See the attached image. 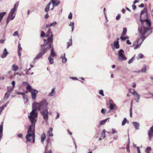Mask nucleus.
I'll return each instance as SVG.
<instances>
[{"instance_id":"69168bd1","label":"nucleus","mask_w":153,"mask_h":153,"mask_svg":"<svg viewBox=\"0 0 153 153\" xmlns=\"http://www.w3.org/2000/svg\"><path fill=\"white\" fill-rule=\"evenodd\" d=\"M31 69V68H29L28 69H26L25 71L26 72V74H28V71L30 70Z\"/></svg>"},{"instance_id":"4d7b16f0","label":"nucleus","mask_w":153,"mask_h":153,"mask_svg":"<svg viewBox=\"0 0 153 153\" xmlns=\"http://www.w3.org/2000/svg\"><path fill=\"white\" fill-rule=\"evenodd\" d=\"M126 149L127 150L128 152H130V151L129 150V145H127L126 146Z\"/></svg>"},{"instance_id":"473e14b6","label":"nucleus","mask_w":153,"mask_h":153,"mask_svg":"<svg viewBox=\"0 0 153 153\" xmlns=\"http://www.w3.org/2000/svg\"><path fill=\"white\" fill-rule=\"evenodd\" d=\"M10 93H8V92H6L4 94V99H8L10 95Z\"/></svg>"},{"instance_id":"ddd939ff","label":"nucleus","mask_w":153,"mask_h":153,"mask_svg":"<svg viewBox=\"0 0 153 153\" xmlns=\"http://www.w3.org/2000/svg\"><path fill=\"white\" fill-rule=\"evenodd\" d=\"M141 19L142 20H143V26L144 27L146 28V27H145L144 26V25L143 23H144V22H146V24L148 26L150 27L151 25V23L150 21L148 19H145L144 20H143V19H140V20L141 23ZM141 26H139V27H141ZM146 28H147V27H146ZM148 29H149V28H148ZM149 29H150V30H151V32H152V30L151 29H149Z\"/></svg>"},{"instance_id":"a19ab883","label":"nucleus","mask_w":153,"mask_h":153,"mask_svg":"<svg viewBox=\"0 0 153 153\" xmlns=\"http://www.w3.org/2000/svg\"><path fill=\"white\" fill-rule=\"evenodd\" d=\"M19 2H16L14 4L13 7V8H14L15 10H17L18 7L19 5Z\"/></svg>"},{"instance_id":"2eb2a0df","label":"nucleus","mask_w":153,"mask_h":153,"mask_svg":"<svg viewBox=\"0 0 153 153\" xmlns=\"http://www.w3.org/2000/svg\"><path fill=\"white\" fill-rule=\"evenodd\" d=\"M3 123L1 122L0 126V140L3 135Z\"/></svg>"},{"instance_id":"49530a36","label":"nucleus","mask_w":153,"mask_h":153,"mask_svg":"<svg viewBox=\"0 0 153 153\" xmlns=\"http://www.w3.org/2000/svg\"><path fill=\"white\" fill-rule=\"evenodd\" d=\"M48 151L47 149V146H46L45 148V151L44 153H52V151L51 150H49V151L47 152Z\"/></svg>"},{"instance_id":"a878e982","label":"nucleus","mask_w":153,"mask_h":153,"mask_svg":"<svg viewBox=\"0 0 153 153\" xmlns=\"http://www.w3.org/2000/svg\"><path fill=\"white\" fill-rule=\"evenodd\" d=\"M17 11V10L15 9L14 8H12L10 11L9 14H10L11 15H14L16 16V13L15 12Z\"/></svg>"},{"instance_id":"f3484780","label":"nucleus","mask_w":153,"mask_h":153,"mask_svg":"<svg viewBox=\"0 0 153 153\" xmlns=\"http://www.w3.org/2000/svg\"><path fill=\"white\" fill-rule=\"evenodd\" d=\"M61 58L62 59V62L63 63H65L67 61V59L65 57V54L62 55L60 56Z\"/></svg>"},{"instance_id":"5701e85b","label":"nucleus","mask_w":153,"mask_h":153,"mask_svg":"<svg viewBox=\"0 0 153 153\" xmlns=\"http://www.w3.org/2000/svg\"><path fill=\"white\" fill-rule=\"evenodd\" d=\"M51 2H49L46 6V7L45 10L46 12L47 13L48 12L50 9V6L51 5Z\"/></svg>"},{"instance_id":"4468645a","label":"nucleus","mask_w":153,"mask_h":153,"mask_svg":"<svg viewBox=\"0 0 153 153\" xmlns=\"http://www.w3.org/2000/svg\"><path fill=\"white\" fill-rule=\"evenodd\" d=\"M51 36H52V40L53 41V35L52 34V32L51 31V28H49L47 31L46 36V37L49 36V37L48 38V39Z\"/></svg>"},{"instance_id":"6e6552de","label":"nucleus","mask_w":153,"mask_h":153,"mask_svg":"<svg viewBox=\"0 0 153 153\" xmlns=\"http://www.w3.org/2000/svg\"><path fill=\"white\" fill-rule=\"evenodd\" d=\"M109 110L108 112H110L111 111L116 110L117 109V106L116 104L114 103L113 101L111 100H109Z\"/></svg>"},{"instance_id":"6ab92c4d","label":"nucleus","mask_w":153,"mask_h":153,"mask_svg":"<svg viewBox=\"0 0 153 153\" xmlns=\"http://www.w3.org/2000/svg\"><path fill=\"white\" fill-rule=\"evenodd\" d=\"M105 137V129H104L101 133V136L99 139V140H100Z\"/></svg>"},{"instance_id":"5fc2aeb1","label":"nucleus","mask_w":153,"mask_h":153,"mask_svg":"<svg viewBox=\"0 0 153 153\" xmlns=\"http://www.w3.org/2000/svg\"><path fill=\"white\" fill-rule=\"evenodd\" d=\"M72 18V14L71 12H70L68 16V18L70 19H71Z\"/></svg>"},{"instance_id":"79ce46f5","label":"nucleus","mask_w":153,"mask_h":153,"mask_svg":"<svg viewBox=\"0 0 153 153\" xmlns=\"http://www.w3.org/2000/svg\"><path fill=\"white\" fill-rule=\"evenodd\" d=\"M23 98L25 102H26L28 100L27 96L25 95H23Z\"/></svg>"},{"instance_id":"bf43d9fd","label":"nucleus","mask_w":153,"mask_h":153,"mask_svg":"<svg viewBox=\"0 0 153 153\" xmlns=\"http://www.w3.org/2000/svg\"><path fill=\"white\" fill-rule=\"evenodd\" d=\"M146 71V68L145 67L144 68L142 69L141 70H140V72L145 73Z\"/></svg>"},{"instance_id":"412c9836","label":"nucleus","mask_w":153,"mask_h":153,"mask_svg":"<svg viewBox=\"0 0 153 153\" xmlns=\"http://www.w3.org/2000/svg\"><path fill=\"white\" fill-rule=\"evenodd\" d=\"M22 48L21 47V44L19 43L18 45V54L19 56H20L21 55V51L22 50Z\"/></svg>"},{"instance_id":"c9c22d12","label":"nucleus","mask_w":153,"mask_h":153,"mask_svg":"<svg viewBox=\"0 0 153 153\" xmlns=\"http://www.w3.org/2000/svg\"><path fill=\"white\" fill-rule=\"evenodd\" d=\"M54 91H55V88H53L52 89V91H51V92L50 93H49V96H51V97L53 96V95H54L53 94L54 93Z\"/></svg>"},{"instance_id":"dca6fc26","label":"nucleus","mask_w":153,"mask_h":153,"mask_svg":"<svg viewBox=\"0 0 153 153\" xmlns=\"http://www.w3.org/2000/svg\"><path fill=\"white\" fill-rule=\"evenodd\" d=\"M8 53L7 51L6 48H5L3 51V53L1 56V57L2 58H4L6 57L7 55L8 54Z\"/></svg>"},{"instance_id":"72a5a7b5","label":"nucleus","mask_w":153,"mask_h":153,"mask_svg":"<svg viewBox=\"0 0 153 153\" xmlns=\"http://www.w3.org/2000/svg\"><path fill=\"white\" fill-rule=\"evenodd\" d=\"M74 22H70V26H71L72 28V32H73L74 28Z\"/></svg>"},{"instance_id":"f03ea898","label":"nucleus","mask_w":153,"mask_h":153,"mask_svg":"<svg viewBox=\"0 0 153 153\" xmlns=\"http://www.w3.org/2000/svg\"><path fill=\"white\" fill-rule=\"evenodd\" d=\"M48 103L46 100H43L39 103L34 102L32 104V110L30 112V115L28 116V118L30 121H32L35 122L36 121V117L38 116L37 110L41 111L46 107H47Z\"/></svg>"},{"instance_id":"393cba45","label":"nucleus","mask_w":153,"mask_h":153,"mask_svg":"<svg viewBox=\"0 0 153 153\" xmlns=\"http://www.w3.org/2000/svg\"><path fill=\"white\" fill-rule=\"evenodd\" d=\"M52 57L49 56L48 58V59L49 61L50 64H53L54 63L53 59Z\"/></svg>"},{"instance_id":"4c0bfd02","label":"nucleus","mask_w":153,"mask_h":153,"mask_svg":"<svg viewBox=\"0 0 153 153\" xmlns=\"http://www.w3.org/2000/svg\"><path fill=\"white\" fill-rule=\"evenodd\" d=\"M127 120L126 118H124L122 122V125L124 126L127 122Z\"/></svg>"},{"instance_id":"2f4dec72","label":"nucleus","mask_w":153,"mask_h":153,"mask_svg":"<svg viewBox=\"0 0 153 153\" xmlns=\"http://www.w3.org/2000/svg\"><path fill=\"white\" fill-rule=\"evenodd\" d=\"M6 12H3L0 13V19H3L4 16L5 15Z\"/></svg>"},{"instance_id":"423d86ee","label":"nucleus","mask_w":153,"mask_h":153,"mask_svg":"<svg viewBox=\"0 0 153 153\" xmlns=\"http://www.w3.org/2000/svg\"><path fill=\"white\" fill-rule=\"evenodd\" d=\"M41 115L42 116L43 119L46 122H47L48 118L49 112L47 107H46L44 109L40 111Z\"/></svg>"},{"instance_id":"ea45409f","label":"nucleus","mask_w":153,"mask_h":153,"mask_svg":"<svg viewBox=\"0 0 153 153\" xmlns=\"http://www.w3.org/2000/svg\"><path fill=\"white\" fill-rule=\"evenodd\" d=\"M151 149V148L150 147H147L145 150V152L146 153H149Z\"/></svg>"},{"instance_id":"c03bdc74","label":"nucleus","mask_w":153,"mask_h":153,"mask_svg":"<svg viewBox=\"0 0 153 153\" xmlns=\"http://www.w3.org/2000/svg\"><path fill=\"white\" fill-rule=\"evenodd\" d=\"M33 136L32 137V139H33V143H34L35 141V131H33Z\"/></svg>"},{"instance_id":"603ef678","label":"nucleus","mask_w":153,"mask_h":153,"mask_svg":"<svg viewBox=\"0 0 153 153\" xmlns=\"http://www.w3.org/2000/svg\"><path fill=\"white\" fill-rule=\"evenodd\" d=\"M57 24V23L56 22H53V23H51V24H50V27H51L52 26H55Z\"/></svg>"},{"instance_id":"c85d7f7f","label":"nucleus","mask_w":153,"mask_h":153,"mask_svg":"<svg viewBox=\"0 0 153 153\" xmlns=\"http://www.w3.org/2000/svg\"><path fill=\"white\" fill-rule=\"evenodd\" d=\"M46 137V136L45 134L44 133H43L41 135V141L42 143L44 142L45 140V139Z\"/></svg>"},{"instance_id":"7ed1b4c3","label":"nucleus","mask_w":153,"mask_h":153,"mask_svg":"<svg viewBox=\"0 0 153 153\" xmlns=\"http://www.w3.org/2000/svg\"><path fill=\"white\" fill-rule=\"evenodd\" d=\"M44 43L43 45L45 49H47L46 53L51 49V53L49 56L54 57L56 55V53L54 51V47L53 46V41L52 36L48 39H44Z\"/></svg>"},{"instance_id":"09e8293b","label":"nucleus","mask_w":153,"mask_h":153,"mask_svg":"<svg viewBox=\"0 0 153 153\" xmlns=\"http://www.w3.org/2000/svg\"><path fill=\"white\" fill-rule=\"evenodd\" d=\"M121 16V15L120 14H118L117 15V16L116 17V20H119Z\"/></svg>"},{"instance_id":"1a4fd4ad","label":"nucleus","mask_w":153,"mask_h":153,"mask_svg":"<svg viewBox=\"0 0 153 153\" xmlns=\"http://www.w3.org/2000/svg\"><path fill=\"white\" fill-rule=\"evenodd\" d=\"M31 92L32 98L33 100H34L36 98V94L38 93V91L37 90L33 89L31 91H30Z\"/></svg>"},{"instance_id":"e433bc0d","label":"nucleus","mask_w":153,"mask_h":153,"mask_svg":"<svg viewBox=\"0 0 153 153\" xmlns=\"http://www.w3.org/2000/svg\"><path fill=\"white\" fill-rule=\"evenodd\" d=\"M27 85H28L26 87V88L27 90H28L29 91H31L32 89H32V88L31 86L28 83Z\"/></svg>"},{"instance_id":"338daca9","label":"nucleus","mask_w":153,"mask_h":153,"mask_svg":"<svg viewBox=\"0 0 153 153\" xmlns=\"http://www.w3.org/2000/svg\"><path fill=\"white\" fill-rule=\"evenodd\" d=\"M17 137H19L22 138V134H18Z\"/></svg>"},{"instance_id":"13d9d810","label":"nucleus","mask_w":153,"mask_h":153,"mask_svg":"<svg viewBox=\"0 0 153 153\" xmlns=\"http://www.w3.org/2000/svg\"><path fill=\"white\" fill-rule=\"evenodd\" d=\"M137 153H141L140 152V148L139 147L137 146Z\"/></svg>"},{"instance_id":"4be33fe9","label":"nucleus","mask_w":153,"mask_h":153,"mask_svg":"<svg viewBox=\"0 0 153 153\" xmlns=\"http://www.w3.org/2000/svg\"><path fill=\"white\" fill-rule=\"evenodd\" d=\"M119 42L118 41H115L114 42V48L116 49H118L119 48Z\"/></svg>"},{"instance_id":"39448f33","label":"nucleus","mask_w":153,"mask_h":153,"mask_svg":"<svg viewBox=\"0 0 153 153\" xmlns=\"http://www.w3.org/2000/svg\"><path fill=\"white\" fill-rule=\"evenodd\" d=\"M47 50V49H44L43 44L41 45L40 49L41 51L37 54L36 57L34 58L33 60L35 61V60L36 59H39L42 56L46 53Z\"/></svg>"},{"instance_id":"3c124183","label":"nucleus","mask_w":153,"mask_h":153,"mask_svg":"<svg viewBox=\"0 0 153 153\" xmlns=\"http://www.w3.org/2000/svg\"><path fill=\"white\" fill-rule=\"evenodd\" d=\"M105 123V119L102 120L100 122V124L102 125Z\"/></svg>"},{"instance_id":"052dcab7","label":"nucleus","mask_w":153,"mask_h":153,"mask_svg":"<svg viewBox=\"0 0 153 153\" xmlns=\"http://www.w3.org/2000/svg\"><path fill=\"white\" fill-rule=\"evenodd\" d=\"M18 35H19V34H18V31H16L13 34V36H18Z\"/></svg>"},{"instance_id":"20e7f679","label":"nucleus","mask_w":153,"mask_h":153,"mask_svg":"<svg viewBox=\"0 0 153 153\" xmlns=\"http://www.w3.org/2000/svg\"><path fill=\"white\" fill-rule=\"evenodd\" d=\"M30 122L31 124L29 127L27 131V134L26 136V142H30L31 141V137H32L33 136V131H35V126L36 122L32 121ZM26 143H27V142H26Z\"/></svg>"},{"instance_id":"0e129e2a","label":"nucleus","mask_w":153,"mask_h":153,"mask_svg":"<svg viewBox=\"0 0 153 153\" xmlns=\"http://www.w3.org/2000/svg\"><path fill=\"white\" fill-rule=\"evenodd\" d=\"M56 113H57V116H56V117H55L56 119H57L59 117V114L58 112H57Z\"/></svg>"},{"instance_id":"0eeeda50","label":"nucleus","mask_w":153,"mask_h":153,"mask_svg":"<svg viewBox=\"0 0 153 153\" xmlns=\"http://www.w3.org/2000/svg\"><path fill=\"white\" fill-rule=\"evenodd\" d=\"M118 58L119 60L122 61L126 60L127 58L125 56L124 53V51L122 49L120 50L118 53Z\"/></svg>"},{"instance_id":"f257e3e1","label":"nucleus","mask_w":153,"mask_h":153,"mask_svg":"<svg viewBox=\"0 0 153 153\" xmlns=\"http://www.w3.org/2000/svg\"><path fill=\"white\" fill-rule=\"evenodd\" d=\"M141 26L138 28V30L140 33V37L138 38L133 44V47L135 49L139 48L146 37L151 33V30L144 27L143 20L141 19Z\"/></svg>"},{"instance_id":"aec40b11","label":"nucleus","mask_w":153,"mask_h":153,"mask_svg":"<svg viewBox=\"0 0 153 153\" xmlns=\"http://www.w3.org/2000/svg\"><path fill=\"white\" fill-rule=\"evenodd\" d=\"M53 130V128L50 127L49 128V130L48 131V134L50 137H53V134L52 133Z\"/></svg>"},{"instance_id":"774afa93","label":"nucleus","mask_w":153,"mask_h":153,"mask_svg":"<svg viewBox=\"0 0 153 153\" xmlns=\"http://www.w3.org/2000/svg\"><path fill=\"white\" fill-rule=\"evenodd\" d=\"M101 112L102 113L104 114L105 113V109L103 108H102L101 110Z\"/></svg>"},{"instance_id":"f8f14e48","label":"nucleus","mask_w":153,"mask_h":153,"mask_svg":"<svg viewBox=\"0 0 153 153\" xmlns=\"http://www.w3.org/2000/svg\"><path fill=\"white\" fill-rule=\"evenodd\" d=\"M15 16L10 14H8L6 20V24L7 25L9 22L10 20H13L15 18Z\"/></svg>"},{"instance_id":"8fccbe9b","label":"nucleus","mask_w":153,"mask_h":153,"mask_svg":"<svg viewBox=\"0 0 153 153\" xmlns=\"http://www.w3.org/2000/svg\"><path fill=\"white\" fill-rule=\"evenodd\" d=\"M8 102L9 101H8L4 105H3V106L1 107L3 110L4 109V108L5 107H7V104L8 103Z\"/></svg>"},{"instance_id":"58836bf2","label":"nucleus","mask_w":153,"mask_h":153,"mask_svg":"<svg viewBox=\"0 0 153 153\" xmlns=\"http://www.w3.org/2000/svg\"><path fill=\"white\" fill-rule=\"evenodd\" d=\"M143 55L142 54L140 53H139V54L138 56H137V58L138 59H139V58L141 59L143 58Z\"/></svg>"},{"instance_id":"f704fd0d","label":"nucleus","mask_w":153,"mask_h":153,"mask_svg":"<svg viewBox=\"0 0 153 153\" xmlns=\"http://www.w3.org/2000/svg\"><path fill=\"white\" fill-rule=\"evenodd\" d=\"M127 29L126 28V27L123 28V32L121 36H124L125 35L126 33L127 32Z\"/></svg>"},{"instance_id":"6e6d98bb","label":"nucleus","mask_w":153,"mask_h":153,"mask_svg":"<svg viewBox=\"0 0 153 153\" xmlns=\"http://www.w3.org/2000/svg\"><path fill=\"white\" fill-rule=\"evenodd\" d=\"M16 94H18L22 95L23 96L25 95V92H17Z\"/></svg>"},{"instance_id":"9d476101","label":"nucleus","mask_w":153,"mask_h":153,"mask_svg":"<svg viewBox=\"0 0 153 153\" xmlns=\"http://www.w3.org/2000/svg\"><path fill=\"white\" fill-rule=\"evenodd\" d=\"M133 92H131V93L134 95L136 96L135 97V100L137 102H138L140 99V95L138 93L133 90Z\"/></svg>"},{"instance_id":"7c9ffc66","label":"nucleus","mask_w":153,"mask_h":153,"mask_svg":"<svg viewBox=\"0 0 153 153\" xmlns=\"http://www.w3.org/2000/svg\"><path fill=\"white\" fill-rule=\"evenodd\" d=\"M135 58V55H134L131 59L128 60V63L129 64L132 63L134 61Z\"/></svg>"},{"instance_id":"a211bd4d","label":"nucleus","mask_w":153,"mask_h":153,"mask_svg":"<svg viewBox=\"0 0 153 153\" xmlns=\"http://www.w3.org/2000/svg\"><path fill=\"white\" fill-rule=\"evenodd\" d=\"M132 124L134 126L135 128L136 129H139L140 124L138 123L137 122H133Z\"/></svg>"},{"instance_id":"864d4df0","label":"nucleus","mask_w":153,"mask_h":153,"mask_svg":"<svg viewBox=\"0 0 153 153\" xmlns=\"http://www.w3.org/2000/svg\"><path fill=\"white\" fill-rule=\"evenodd\" d=\"M99 93L100 95H102V96H104V95L103 93V91L102 90H101L99 91Z\"/></svg>"},{"instance_id":"a18cd8bd","label":"nucleus","mask_w":153,"mask_h":153,"mask_svg":"<svg viewBox=\"0 0 153 153\" xmlns=\"http://www.w3.org/2000/svg\"><path fill=\"white\" fill-rule=\"evenodd\" d=\"M72 40L71 39H70V41L68 42L67 48H68L69 47L72 45Z\"/></svg>"},{"instance_id":"9b49d317","label":"nucleus","mask_w":153,"mask_h":153,"mask_svg":"<svg viewBox=\"0 0 153 153\" xmlns=\"http://www.w3.org/2000/svg\"><path fill=\"white\" fill-rule=\"evenodd\" d=\"M149 140H150L153 137V125L148 131Z\"/></svg>"},{"instance_id":"37998d69","label":"nucleus","mask_w":153,"mask_h":153,"mask_svg":"<svg viewBox=\"0 0 153 153\" xmlns=\"http://www.w3.org/2000/svg\"><path fill=\"white\" fill-rule=\"evenodd\" d=\"M123 36H121V37L120 38V39L123 41H124L126 39H128L129 38L128 36H126L125 37H123Z\"/></svg>"},{"instance_id":"b1692460","label":"nucleus","mask_w":153,"mask_h":153,"mask_svg":"<svg viewBox=\"0 0 153 153\" xmlns=\"http://www.w3.org/2000/svg\"><path fill=\"white\" fill-rule=\"evenodd\" d=\"M144 14V15L146 16L147 15V9L146 8H145L140 13V15L141 16L143 14Z\"/></svg>"},{"instance_id":"e2e57ef3","label":"nucleus","mask_w":153,"mask_h":153,"mask_svg":"<svg viewBox=\"0 0 153 153\" xmlns=\"http://www.w3.org/2000/svg\"><path fill=\"white\" fill-rule=\"evenodd\" d=\"M12 85H13V87H13V88H14L15 86V81H13L12 82Z\"/></svg>"},{"instance_id":"c756f323","label":"nucleus","mask_w":153,"mask_h":153,"mask_svg":"<svg viewBox=\"0 0 153 153\" xmlns=\"http://www.w3.org/2000/svg\"><path fill=\"white\" fill-rule=\"evenodd\" d=\"M60 3V1H59L53 2L52 3L53 6V7L57 6Z\"/></svg>"},{"instance_id":"de8ad7c7","label":"nucleus","mask_w":153,"mask_h":153,"mask_svg":"<svg viewBox=\"0 0 153 153\" xmlns=\"http://www.w3.org/2000/svg\"><path fill=\"white\" fill-rule=\"evenodd\" d=\"M41 36L42 37H44L45 36V34L43 31H41Z\"/></svg>"},{"instance_id":"680f3d73","label":"nucleus","mask_w":153,"mask_h":153,"mask_svg":"<svg viewBox=\"0 0 153 153\" xmlns=\"http://www.w3.org/2000/svg\"><path fill=\"white\" fill-rule=\"evenodd\" d=\"M70 79H73V80H78V79L77 78L74 77H70Z\"/></svg>"},{"instance_id":"bb28decb","label":"nucleus","mask_w":153,"mask_h":153,"mask_svg":"<svg viewBox=\"0 0 153 153\" xmlns=\"http://www.w3.org/2000/svg\"><path fill=\"white\" fill-rule=\"evenodd\" d=\"M12 69L14 71H16L19 69V67L18 66L13 64L12 66Z\"/></svg>"},{"instance_id":"cd10ccee","label":"nucleus","mask_w":153,"mask_h":153,"mask_svg":"<svg viewBox=\"0 0 153 153\" xmlns=\"http://www.w3.org/2000/svg\"><path fill=\"white\" fill-rule=\"evenodd\" d=\"M13 88V87H12L11 86H8L7 87V92L11 94Z\"/></svg>"}]
</instances>
